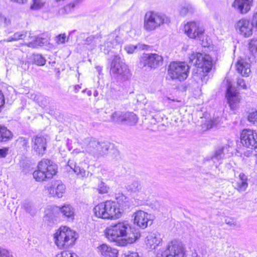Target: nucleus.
Masks as SVG:
<instances>
[{
  "label": "nucleus",
  "instance_id": "nucleus-1",
  "mask_svg": "<svg viewBox=\"0 0 257 257\" xmlns=\"http://www.w3.org/2000/svg\"><path fill=\"white\" fill-rule=\"evenodd\" d=\"M104 232L109 241L120 246L134 243L140 237V233L135 230H131L128 223L124 221L112 223L105 228Z\"/></svg>",
  "mask_w": 257,
  "mask_h": 257
},
{
  "label": "nucleus",
  "instance_id": "nucleus-2",
  "mask_svg": "<svg viewBox=\"0 0 257 257\" xmlns=\"http://www.w3.org/2000/svg\"><path fill=\"white\" fill-rule=\"evenodd\" d=\"M189 63L197 68L193 74V79L197 82L206 83L208 73L212 66L211 57L206 54L193 52L189 56Z\"/></svg>",
  "mask_w": 257,
  "mask_h": 257
},
{
  "label": "nucleus",
  "instance_id": "nucleus-3",
  "mask_svg": "<svg viewBox=\"0 0 257 257\" xmlns=\"http://www.w3.org/2000/svg\"><path fill=\"white\" fill-rule=\"evenodd\" d=\"M93 212L95 217L104 220L118 219L122 213L117 203L111 200L98 203L93 208Z\"/></svg>",
  "mask_w": 257,
  "mask_h": 257
},
{
  "label": "nucleus",
  "instance_id": "nucleus-4",
  "mask_svg": "<svg viewBox=\"0 0 257 257\" xmlns=\"http://www.w3.org/2000/svg\"><path fill=\"white\" fill-rule=\"evenodd\" d=\"M57 172V165L52 160L44 158L38 163L33 176L36 181L43 182L53 178Z\"/></svg>",
  "mask_w": 257,
  "mask_h": 257
},
{
  "label": "nucleus",
  "instance_id": "nucleus-5",
  "mask_svg": "<svg viewBox=\"0 0 257 257\" xmlns=\"http://www.w3.org/2000/svg\"><path fill=\"white\" fill-rule=\"evenodd\" d=\"M170 23V18L165 14L149 11L144 16L143 28L147 32H151Z\"/></svg>",
  "mask_w": 257,
  "mask_h": 257
},
{
  "label": "nucleus",
  "instance_id": "nucleus-6",
  "mask_svg": "<svg viewBox=\"0 0 257 257\" xmlns=\"http://www.w3.org/2000/svg\"><path fill=\"white\" fill-rule=\"evenodd\" d=\"M76 232L69 227L61 226L54 234V241L60 249L65 248L73 245L77 238Z\"/></svg>",
  "mask_w": 257,
  "mask_h": 257
},
{
  "label": "nucleus",
  "instance_id": "nucleus-7",
  "mask_svg": "<svg viewBox=\"0 0 257 257\" xmlns=\"http://www.w3.org/2000/svg\"><path fill=\"white\" fill-rule=\"evenodd\" d=\"M185 34L191 39H197L202 41L201 45L205 47L210 44L211 41L208 37L204 36V29L198 22L191 21L184 25Z\"/></svg>",
  "mask_w": 257,
  "mask_h": 257
},
{
  "label": "nucleus",
  "instance_id": "nucleus-8",
  "mask_svg": "<svg viewBox=\"0 0 257 257\" xmlns=\"http://www.w3.org/2000/svg\"><path fill=\"white\" fill-rule=\"evenodd\" d=\"M185 245L180 240L174 239L169 242L164 251L159 252L157 257H186Z\"/></svg>",
  "mask_w": 257,
  "mask_h": 257
},
{
  "label": "nucleus",
  "instance_id": "nucleus-9",
  "mask_svg": "<svg viewBox=\"0 0 257 257\" xmlns=\"http://www.w3.org/2000/svg\"><path fill=\"white\" fill-rule=\"evenodd\" d=\"M189 67L185 62H173L168 69V75L172 80L183 81L188 76Z\"/></svg>",
  "mask_w": 257,
  "mask_h": 257
},
{
  "label": "nucleus",
  "instance_id": "nucleus-10",
  "mask_svg": "<svg viewBox=\"0 0 257 257\" xmlns=\"http://www.w3.org/2000/svg\"><path fill=\"white\" fill-rule=\"evenodd\" d=\"M110 72L122 81L128 80L131 76L130 71L118 55H114L111 64Z\"/></svg>",
  "mask_w": 257,
  "mask_h": 257
},
{
  "label": "nucleus",
  "instance_id": "nucleus-11",
  "mask_svg": "<svg viewBox=\"0 0 257 257\" xmlns=\"http://www.w3.org/2000/svg\"><path fill=\"white\" fill-rule=\"evenodd\" d=\"M112 145L107 142H99L95 140H90L85 151L94 158H98L107 154Z\"/></svg>",
  "mask_w": 257,
  "mask_h": 257
},
{
  "label": "nucleus",
  "instance_id": "nucleus-12",
  "mask_svg": "<svg viewBox=\"0 0 257 257\" xmlns=\"http://www.w3.org/2000/svg\"><path fill=\"white\" fill-rule=\"evenodd\" d=\"M122 43L123 40L119 30L116 29L108 36L104 43L100 45V48L104 54H108L112 48Z\"/></svg>",
  "mask_w": 257,
  "mask_h": 257
},
{
  "label": "nucleus",
  "instance_id": "nucleus-13",
  "mask_svg": "<svg viewBox=\"0 0 257 257\" xmlns=\"http://www.w3.org/2000/svg\"><path fill=\"white\" fill-rule=\"evenodd\" d=\"M236 32L244 38H248L253 34L255 24L248 18H242L237 21L235 24Z\"/></svg>",
  "mask_w": 257,
  "mask_h": 257
},
{
  "label": "nucleus",
  "instance_id": "nucleus-14",
  "mask_svg": "<svg viewBox=\"0 0 257 257\" xmlns=\"http://www.w3.org/2000/svg\"><path fill=\"white\" fill-rule=\"evenodd\" d=\"M134 223L142 229H145L153 223V217L142 210H138L133 215Z\"/></svg>",
  "mask_w": 257,
  "mask_h": 257
},
{
  "label": "nucleus",
  "instance_id": "nucleus-15",
  "mask_svg": "<svg viewBox=\"0 0 257 257\" xmlns=\"http://www.w3.org/2000/svg\"><path fill=\"white\" fill-rule=\"evenodd\" d=\"M240 142L246 148L257 149V133L249 129L243 130L240 134Z\"/></svg>",
  "mask_w": 257,
  "mask_h": 257
},
{
  "label": "nucleus",
  "instance_id": "nucleus-16",
  "mask_svg": "<svg viewBox=\"0 0 257 257\" xmlns=\"http://www.w3.org/2000/svg\"><path fill=\"white\" fill-rule=\"evenodd\" d=\"M48 194L53 197L61 198L65 192V185L60 180H52L45 187Z\"/></svg>",
  "mask_w": 257,
  "mask_h": 257
},
{
  "label": "nucleus",
  "instance_id": "nucleus-17",
  "mask_svg": "<svg viewBox=\"0 0 257 257\" xmlns=\"http://www.w3.org/2000/svg\"><path fill=\"white\" fill-rule=\"evenodd\" d=\"M226 97L228 103L232 110L236 109L240 102V95L236 88L232 86L230 83H228Z\"/></svg>",
  "mask_w": 257,
  "mask_h": 257
},
{
  "label": "nucleus",
  "instance_id": "nucleus-18",
  "mask_svg": "<svg viewBox=\"0 0 257 257\" xmlns=\"http://www.w3.org/2000/svg\"><path fill=\"white\" fill-rule=\"evenodd\" d=\"M141 62L144 66L155 68L162 64L163 58L157 54H144L142 57Z\"/></svg>",
  "mask_w": 257,
  "mask_h": 257
},
{
  "label": "nucleus",
  "instance_id": "nucleus-19",
  "mask_svg": "<svg viewBox=\"0 0 257 257\" xmlns=\"http://www.w3.org/2000/svg\"><path fill=\"white\" fill-rule=\"evenodd\" d=\"M100 41V38L98 36H90L87 37L81 45L78 44L77 47L78 50L81 51H86L87 50L90 52L95 49L97 44Z\"/></svg>",
  "mask_w": 257,
  "mask_h": 257
},
{
  "label": "nucleus",
  "instance_id": "nucleus-20",
  "mask_svg": "<svg viewBox=\"0 0 257 257\" xmlns=\"http://www.w3.org/2000/svg\"><path fill=\"white\" fill-rule=\"evenodd\" d=\"M253 6V0H234L232 6L239 14L245 15Z\"/></svg>",
  "mask_w": 257,
  "mask_h": 257
},
{
  "label": "nucleus",
  "instance_id": "nucleus-21",
  "mask_svg": "<svg viewBox=\"0 0 257 257\" xmlns=\"http://www.w3.org/2000/svg\"><path fill=\"white\" fill-rule=\"evenodd\" d=\"M32 146L34 150L39 155H43L46 150L47 141L42 136H36L32 139Z\"/></svg>",
  "mask_w": 257,
  "mask_h": 257
},
{
  "label": "nucleus",
  "instance_id": "nucleus-22",
  "mask_svg": "<svg viewBox=\"0 0 257 257\" xmlns=\"http://www.w3.org/2000/svg\"><path fill=\"white\" fill-rule=\"evenodd\" d=\"M162 238L160 233L154 231L150 233L146 237L145 242L150 249H155L162 241Z\"/></svg>",
  "mask_w": 257,
  "mask_h": 257
},
{
  "label": "nucleus",
  "instance_id": "nucleus-23",
  "mask_svg": "<svg viewBox=\"0 0 257 257\" xmlns=\"http://www.w3.org/2000/svg\"><path fill=\"white\" fill-rule=\"evenodd\" d=\"M231 149L228 145L217 147L215 151L214 155L211 157V160L215 162L222 159L225 155L230 157L232 154L230 152Z\"/></svg>",
  "mask_w": 257,
  "mask_h": 257
},
{
  "label": "nucleus",
  "instance_id": "nucleus-24",
  "mask_svg": "<svg viewBox=\"0 0 257 257\" xmlns=\"http://www.w3.org/2000/svg\"><path fill=\"white\" fill-rule=\"evenodd\" d=\"M97 251L102 257H117L118 250L105 243L99 245Z\"/></svg>",
  "mask_w": 257,
  "mask_h": 257
},
{
  "label": "nucleus",
  "instance_id": "nucleus-25",
  "mask_svg": "<svg viewBox=\"0 0 257 257\" xmlns=\"http://www.w3.org/2000/svg\"><path fill=\"white\" fill-rule=\"evenodd\" d=\"M250 67V63L243 59L238 60L236 64L237 72L244 76H248L250 74L251 72Z\"/></svg>",
  "mask_w": 257,
  "mask_h": 257
},
{
  "label": "nucleus",
  "instance_id": "nucleus-26",
  "mask_svg": "<svg viewBox=\"0 0 257 257\" xmlns=\"http://www.w3.org/2000/svg\"><path fill=\"white\" fill-rule=\"evenodd\" d=\"M82 165L81 164L76 165L73 161L69 160L68 162L67 168L72 170L78 177L84 178L86 177L88 173L86 172Z\"/></svg>",
  "mask_w": 257,
  "mask_h": 257
},
{
  "label": "nucleus",
  "instance_id": "nucleus-27",
  "mask_svg": "<svg viewBox=\"0 0 257 257\" xmlns=\"http://www.w3.org/2000/svg\"><path fill=\"white\" fill-rule=\"evenodd\" d=\"M59 212L67 219L73 220L74 218L75 212L74 208L69 204H65L62 207L59 206Z\"/></svg>",
  "mask_w": 257,
  "mask_h": 257
},
{
  "label": "nucleus",
  "instance_id": "nucleus-28",
  "mask_svg": "<svg viewBox=\"0 0 257 257\" xmlns=\"http://www.w3.org/2000/svg\"><path fill=\"white\" fill-rule=\"evenodd\" d=\"M247 180L246 176L243 173H241L239 174L236 182L234 184V187L239 192L244 191L248 186Z\"/></svg>",
  "mask_w": 257,
  "mask_h": 257
},
{
  "label": "nucleus",
  "instance_id": "nucleus-29",
  "mask_svg": "<svg viewBox=\"0 0 257 257\" xmlns=\"http://www.w3.org/2000/svg\"><path fill=\"white\" fill-rule=\"evenodd\" d=\"M179 12L180 15L184 17L194 13L195 9L190 3L185 2L180 5Z\"/></svg>",
  "mask_w": 257,
  "mask_h": 257
},
{
  "label": "nucleus",
  "instance_id": "nucleus-30",
  "mask_svg": "<svg viewBox=\"0 0 257 257\" xmlns=\"http://www.w3.org/2000/svg\"><path fill=\"white\" fill-rule=\"evenodd\" d=\"M59 206H48L45 211L44 217L46 220L50 221L59 212Z\"/></svg>",
  "mask_w": 257,
  "mask_h": 257
},
{
  "label": "nucleus",
  "instance_id": "nucleus-31",
  "mask_svg": "<svg viewBox=\"0 0 257 257\" xmlns=\"http://www.w3.org/2000/svg\"><path fill=\"white\" fill-rule=\"evenodd\" d=\"M148 47V45L139 43L137 45H134L132 44L126 45L124 46V49L127 54H131L135 52V50H146L147 49Z\"/></svg>",
  "mask_w": 257,
  "mask_h": 257
},
{
  "label": "nucleus",
  "instance_id": "nucleus-32",
  "mask_svg": "<svg viewBox=\"0 0 257 257\" xmlns=\"http://www.w3.org/2000/svg\"><path fill=\"white\" fill-rule=\"evenodd\" d=\"M13 137V134L6 127L0 124V142H6Z\"/></svg>",
  "mask_w": 257,
  "mask_h": 257
},
{
  "label": "nucleus",
  "instance_id": "nucleus-33",
  "mask_svg": "<svg viewBox=\"0 0 257 257\" xmlns=\"http://www.w3.org/2000/svg\"><path fill=\"white\" fill-rule=\"evenodd\" d=\"M125 112L119 110L115 111L110 115V121L120 123L123 122L125 119Z\"/></svg>",
  "mask_w": 257,
  "mask_h": 257
},
{
  "label": "nucleus",
  "instance_id": "nucleus-34",
  "mask_svg": "<svg viewBox=\"0 0 257 257\" xmlns=\"http://www.w3.org/2000/svg\"><path fill=\"white\" fill-rule=\"evenodd\" d=\"M135 199L138 201V204H142L147 201L149 197L148 193H146L144 189L142 188L136 192Z\"/></svg>",
  "mask_w": 257,
  "mask_h": 257
},
{
  "label": "nucleus",
  "instance_id": "nucleus-35",
  "mask_svg": "<svg viewBox=\"0 0 257 257\" xmlns=\"http://www.w3.org/2000/svg\"><path fill=\"white\" fill-rule=\"evenodd\" d=\"M26 34L27 33L24 32L15 33L12 36L9 37L7 39L0 41V43L4 42H10L24 39L26 37Z\"/></svg>",
  "mask_w": 257,
  "mask_h": 257
},
{
  "label": "nucleus",
  "instance_id": "nucleus-36",
  "mask_svg": "<svg viewBox=\"0 0 257 257\" xmlns=\"http://www.w3.org/2000/svg\"><path fill=\"white\" fill-rule=\"evenodd\" d=\"M124 116L125 119L123 122H125L130 125H134L138 122V116L133 112H125Z\"/></svg>",
  "mask_w": 257,
  "mask_h": 257
},
{
  "label": "nucleus",
  "instance_id": "nucleus-37",
  "mask_svg": "<svg viewBox=\"0 0 257 257\" xmlns=\"http://www.w3.org/2000/svg\"><path fill=\"white\" fill-rule=\"evenodd\" d=\"M47 43V40L46 39L38 37L36 38L33 41L29 43L28 44V46L29 47L35 48L38 46H42Z\"/></svg>",
  "mask_w": 257,
  "mask_h": 257
},
{
  "label": "nucleus",
  "instance_id": "nucleus-38",
  "mask_svg": "<svg viewBox=\"0 0 257 257\" xmlns=\"http://www.w3.org/2000/svg\"><path fill=\"white\" fill-rule=\"evenodd\" d=\"M126 188L130 192L136 193L138 190L142 189V186L138 181H134L128 184Z\"/></svg>",
  "mask_w": 257,
  "mask_h": 257
},
{
  "label": "nucleus",
  "instance_id": "nucleus-39",
  "mask_svg": "<svg viewBox=\"0 0 257 257\" xmlns=\"http://www.w3.org/2000/svg\"><path fill=\"white\" fill-rule=\"evenodd\" d=\"M33 63L38 66H43L46 63L45 58L40 54H33L32 56Z\"/></svg>",
  "mask_w": 257,
  "mask_h": 257
},
{
  "label": "nucleus",
  "instance_id": "nucleus-40",
  "mask_svg": "<svg viewBox=\"0 0 257 257\" xmlns=\"http://www.w3.org/2000/svg\"><path fill=\"white\" fill-rule=\"evenodd\" d=\"M248 48L252 54L257 53V39L253 38L248 41Z\"/></svg>",
  "mask_w": 257,
  "mask_h": 257
},
{
  "label": "nucleus",
  "instance_id": "nucleus-41",
  "mask_svg": "<svg viewBox=\"0 0 257 257\" xmlns=\"http://www.w3.org/2000/svg\"><path fill=\"white\" fill-rule=\"evenodd\" d=\"M109 187L104 182L101 181L97 186V190L99 194H103L107 193L109 191Z\"/></svg>",
  "mask_w": 257,
  "mask_h": 257
},
{
  "label": "nucleus",
  "instance_id": "nucleus-42",
  "mask_svg": "<svg viewBox=\"0 0 257 257\" xmlns=\"http://www.w3.org/2000/svg\"><path fill=\"white\" fill-rule=\"evenodd\" d=\"M30 98L33 99L34 101L37 102L40 106L43 107L45 105V103H43L42 102H40V99H46V97L42 96L40 94H37L35 93H33L30 94Z\"/></svg>",
  "mask_w": 257,
  "mask_h": 257
},
{
  "label": "nucleus",
  "instance_id": "nucleus-43",
  "mask_svg": "<svg viewBox=\"0 0 257 257\" xmlns=\"http://www.w3.org/2000/svg\"><path fill=\"white\" fill-rule=\"evenodd\" d=\"M45 0H33V4L30 8L32 10H38L40 9L45 4Z\"/></svg>",
  "mask_w": 257,
  "mask_h": 257
},
{
  "label": "nucleus",
  "instance_id": "nucleus-44",
  "mask_svg": "<svg viewBox=\"0 0 257 257\" xmlns=\"http://www.w3.org/2000/svg\"><path fill=\"white\" fill-rule=\"evenodd\" d=\"M115 199L117 201V202H116L117 204L118 203L123 204V203H125L128 201V198L121 193L116 194Z\"/></svg>",
  "mask_w": 257,
  "mask_h": 257
},
{
  "label": "nucleus",
  "instance_id": "nucleus-45",
  "mask_svg": "<svg viewBox=\"0 0 257 257\" xmlns=\"http://www.w3.org/2000/svg\"><path fill=\"white\" fill-rule=\"evenodd\" d=\"M56 257H78V255L70 251H63L56 255Z\"/></svg>",
  "mask_w": 257,
  "mask_h": 257
},
{
  "label": "nucleus",
  "instance_id": "nucleus-46",
  "mask_svg": "<svg viewBox=\"0 0 257 257\" xmlns=\"http://www.w3.org/2000/svg\"><path fill=\"white\" fill-rule=\"evenodd\" d=\"M248 120L250 122L257 123V111L249 113L248 115Z\"/></svg>",
  "mask_w": 257,
  "mask_h": 257
},
{
  "label": "nucleus",
  "instance_id": "nucleus-47",
  "mask_svg": "<svg viewBox=\"0 0 257 257\" xmlns=\"http://www.w3.org/2000/svg\"><path fill=\"white\" fill-rule=\"evenodd\" d=\"M225 223L230 227H234L237 225L235 220L231 217H226L224 220Z\"/></svg>",
  "mask_w": 257,
  "mask_h": 257
},
{
  "label": "nucleus",
  "instance_id": "nucleus-48",
  "mask_svg": "<svg viewBox=\"0 0 257 257\" xmlns=\"http://www.w3.org/2000/svg\"><path fill=\"white\" fill-rule=\"evenodd\" d=\"M66 38L65 34H60L56 37L55 41L58 44H63L66 41Z\"/></svg>",
  "mask_w": 257,
  "mask_h": 257
},
{
  "label": "nucleus",
  "instance_id": "nucleus-49",
  "mask_svg": "<svg viewBox=\"0 0 257 257\" xmlns=\"http://www.w3.org/2000/svg\"><path fill=\"white\" fill-rule=\"evenodd\" d=\"M0 257H13L10 252L6 249L0 247Z\"/></svg>",
  "mask_w": 257,
  "mask_h": 257
},
{
  "label": "nucleus",
  "instance_id": "nucleus-50",
  "mask_svg": "<svg viewBox=\"0 0 257 257\" xmlns=\"http://www.w3.org/2000/svg\"><path fill=\"white\" fill-rule=\"evenodd\" d=\"M237 84L238 86L243 89H246L247 88L244 80L242 78H239L237 79Z\"/></svg>",
  "mask_w": 257,
  "mask_h": 257
},
{
  "label": "nucleus",
  "instance_id": "nucleus-51",
  "mask_svg": "<svg viewBox=\"0 0 257 257\" xmlns=\"http://www.w3.org/2000/svg\"><path fill=\"white\" fill-rule=\"evenodd\" d=\"M5 103V96L2 91L0 90V112Z\"/></svg>",
  "mask_w": 257,
  "mask_h": 257
},
{
  "label": "nucleus",
  "instance_id": "nucleus-52",
  "mask_svg": "<svg viewBox=\"0 0 257 257\" xmlns=\"http://www.w3.org/2000/svg\"><path fill=\"white\" fill-rule=\"evenodd\" d=\"M8 149L4 148L0 149V158H5L8 154Z\"/></svg>",
  "mask_w": 257,
  "mask_h": 257
},
{
  "label": "nucleus",
  "instance_id": "nucleus-53",
  "mask_svg": "<svg viewBox=\"0 0 257 257\" xmlns=\"http://www.w3.org/2000/svg\"><path fill=\"white\" fill-rule=\"evenodd\" d=\"M3 22H4L5 24L7 26H8L11 24L10 19L6 17L5 16H4V19H3Z\"/></svg>",
  "mask_w": 257,
  "mask_h": 257
},
{
  "label": "nucleus",
  "instance_id": "nucleus-54",
  "mask_svg": "<svg viewBox=\"0 0 257 257\" xmlns=\"http://www.w3.org/2000/svg\"><path fill=\"white\" fill-rule=\"evenodd\" d=\"M11 2L19 4H23L27 3L28 0H10Z\"/></svg>",
  "mask_w": 257,
  "mask_h": 257
},
{
  "label": "nucleus",
  "instance_id": "nucleus-55",
  "mask_svg": "<svg viewBox=\"0 0 257 257\" xmlns=\"http://www.w3.org/2000/svg\"><path fill=\"white\" fill-rule=\"evenodd\" d=\"M211 125L210 126V127H213V126L216 125L218 123V121L217 120H211Z\"/></svg>",
  "mask_w": 257,
  "mask_h": 257
},
{
  "label": "nucleus",
  "instance_id": "nucleus-56",
  "mask_svg": "<svg viewBox=\"0 0 257 257\" xmlns=\"http://www.w3.org/2000/svg\"><path fill=\"white\" fill-rule=\"evenodd\" d=\"M81 88V86L79 85H76L74 86V90L75 92H77Z\"/></svg>",
  "mask_w": 257,
  "mask_h": 257
},
{
  "label": "nucleus",
  "instance_id": "nucleus-57",
  "mask_svg": "<svg viewBox=\"0 0 257 257\" xmlns=\"http://www.w3.org/2000/svg\"><path fill=\"white\" fill-rule=\"evenodd\" d=\"M40 102H42L43 103H45V105L44 106H46V105H47V98L46 97V99H40Z\"/></svg>",
  "mask_w": 257,
  "mask_h": 257
},
{
  "label": "nucleus",
  "instance_id": "nucleus-58",
  "mask_svg": "<svg viewBox=\"0 0 257 257\" xmlns=\"http://www.w3.org/2000/svg\"><path fill=\"white\" fill-rule=\"evenodd\" d=\"M21 140H23L24 145H26L28 144V140H27L25 138H21Z\"/></svg>",
  "mask_w": 257,
  "mask_h": 257
},
{
  "label": "nucleus",
  "instance_id": "nucleus-59",
  "mask_svg": "<svg viewBox=\"0 0 257 257\" xmlns=\"http://www.w3.org/2000/svg\"><path fill=\"white\" fill-rule=\"evenodd\" d=\"M80 152H81V151H80L79 150H78V149H75V150H74L73 151V152H72V153H73L74 154H78V153H80Z\"/></svg>",
  "mask_w": 257,
  "mask_h": 257
},
{
  "label": "nucleus",
  "instance_id": "nucleus-60",
  "mask_svg": "<svg viewBox=\"0 0 257 257\" xmlns=\"http://www.w3.org/2000/svg\"><path fill=\"white\" fill-rule=\"evenodd\" d=\"M4 19V15L0 12V22H3Z\"/></svg>",
  "mask_w": 257,
  "mask_h": 257
},
{
  "label": "nucleus",
  "instance_id": "nucleus-61",
  "mask_svg": "<svg viewBox=\"0 0 257 257\" xmlns=\"http://www.w3.org/2000/svg\"><path fill=\"white\" fill-rule=\"evenodd\" d=\"M188 46H186L185 48H183L185 50H186L188 49Z\"/></svg>",
  "mask_w": 257,
  "mask_h": 257
},
{
  "label": "nucleus",
  "instance_id": "nucleus-62",
  "mask_svg": "<svg viewBox=\"0 0 257 257\" xmlns=\"http://www.w3.org/2000/svg\"><path fill=\"white\" fill-rule=\"evenodd\" d=\"M97 93H96V92L95 94H94V96H96V95H97Z\"/></svg>",
  "mask_w": 257,
  "mask_h": 257
},
{
  "label": "nucleus",
  "instance_id": "nucleus-63",
  "mask_svg": "<svg viewBox=\"0 0 257 257\" xmlns=\"http://www.w3.org/2000/svg\"><path fill=\"white\" fill-rule=\"evenodd\" d=\"M256 165H257V155H256Z\"/></svg>",
  "mask_w": 257,
  "mask_h": 257
}]
</instances>
